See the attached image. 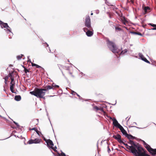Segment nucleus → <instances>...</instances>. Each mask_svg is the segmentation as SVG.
I'll use <instances>...</instances> for the list:
<instances>
[{
    "mask_svg": "<svg viewBox=\"0 0 156 156\" xmlns=\"http://www.w3.org/2000/svg\"><path fill=\"white\" fill-rule=\"evenodd\" d=\"M121 144H122L126 146V147L127 149L129 150V151L130 152L133 153L134 155V154H136L135 152H134L133 150L134 148L133 146H130L128 145L127 144H125L123 141V143H121Z\"/></svg>",
    "mask_w": 156,
    "mask_h": 156,
    "instance_id": "6",
    "label": "nucleus"
},
{
    "mask_svg": "<svg viewBox=\"0 0 156 156\" xmlns=\"http://www.w3.org/2000/svg\"><path fill=\"white\" fill-rule=\"evenodd\" d=\"M23 67L24 68V71L26 73H27V72H29V70L26 69L24 66H23Z\"/></svg>",
    "mask_w": 156,
    "mask_h": 156,
    "instance_id": "27",
    "label": "nucleus"
},
{
    "mask_svg": "<svg viewBox=\"0 0 156 156\" xmlns=\"http://www.w3.org/2000/svg\"><path fill=\"white\" fill-rule=\"evenodd\" d=\"M14 122V123L16 125V126H19L18 123H16V122H15L14 121V122Z\"/></svg>",
    "mask_w": 156,
    "mask_h": 156,
    "instance_id": "40",
    "label": "nucleus"
},
{
    "mask_svg": "<svg viewBox=\"0 0 156 156\" xmlns=\"http://www.w3.org/2000/svg\"><path fill=\"white\" fill-rule=\"evenodd\" d=\"M55 148H57V147H55Z\"/></svg>",
    "mask_w": 156,
    "mask_h": 156,
    "instance_id": "53",
    "label": "nucleus"
},
{
    "mask_svg": "<svg viewBox=\"0 0 156 156\" xmlns=\"http://www.w3.org/2000/svg\"><path fill=\"white\" fill-rule=\"evenodd\" d=\"M51 148L53 149L55 152H57V151L54 148V147H52Z\"/></svg>",
    "mask_w": 156,
    "mask_h": 156,
    "instance_id": "35",
    "label": "nucleus"
},
{
    "mask_svg": "<svg viewBox=\"0 0 156 156\" xmlns=\"http://www.w3.org/2000/svg\"><path fill=\"white\" fill-rule=\"evenodd\" d=\"M116 9L115 7L114 8H113V9Z\"/></svg>",
    "mask_w": 156,
    "mask_h": 156,
    "instance_id": "51",
    "label": "nucleus"
},
{
    "mask_svg": "<svg viewBox=\"0 0 156 156\" xmlns=\"http://www.w3.org/2000/svg\"><path fill=\"white\" fill-rule=\"evenodd\" d=\"M47 87H50V88L49 89V90H51V89H52L53 90L55 89V88H59V86L57 85H54V84L52 85L51 86L50 85H48L46 86Z\"/></svg>",
    "mask_w": 156,
    "mask_h": 156,
    "instance_id": "13",
    "label": "nucleus"
},
{
    "mask_svg": "<svg viewBox=\"0 0 156 156\" xmlns=\"http://www.w3.org/2000/svg\"><path fill=\"white\" fill-rule=\"evenodd\" d=\"M46 45H47V46H48V45L47 44H46Z\"/></svg>",
    "mask_w": 156,
    "mask_h": 156,
    "instance_id": "50",
    "label": "nucleus"
},
{
    "mask_svg": "<svg viewBox=\"0 0 156 156\" xmlns=\"http://www.w3.org/2000/svg\"><path fill=\"white\" fill-rule=\"evenodd\" d=\"M115 29L116 30H121L120 28L119 27H116L115 28Z\"/></svg>",
    "mask_w": 156,
    "mask_h": 156,
    "instance_id": "39",
    "label": "nucleus"
},
{
    "mask_svg": "<svg viewBox=\"0 0 156 156\" xmlns=\"http://www.w3.org/2000/svg\"><path fill=\"white\" fill-rule=\"evenodd\" d=\"M50 87H47L46 86H45L44 88H35L34 91H30V93L31 94L34 95L37 98H43L44 99H45V97L44 96L46 94L45 91H48Z\"/></svg>",
    "mask_w": 156,
    "mask_h": 156,
    "instance_id": "1",
    "label": "nucleus"
},
{
    "mask_svg": "<svg viewBox=\"0 0 156 156\" xmlns=\"http://www.w3.org/2000/svg\"><path fill=\"white\" fill-rule=\"evenodd\" d=\"M58 156H61L62 155H61V154H60L59 153H58Z\"/></svg>",
    "mask_w": 156,
    "mask_h": 156,
    "instance_id": "46",
    "label": "nucleus"
},
{
    "mask_svg": "<svg viewBox=\"0 0 156 156\" xmlns=\"http://www.w3.org/2000/svg\"><path fill=\"white\" fill-rule=\"evenodd\" d=\"M2 23H3V22L0 20V25L1 26Z\"/></svg>",
    "mask_w": 156,
    "mask_h": 156,
    "instance_id": "43",
    "label": "nucleus"
},
{
    "mask_svg": "<svg viewBox=\"0 0 156 156\" xmlns=\"http://www.w3.org/2000/svg\"><path fill=\"white\" fill-rule=\"evenodd\" d=\"M150 151H148L150 152L152 155H154L156 154V149H154L152 148H150Z\"/></svg>",
    "mask_w": 156,
    "mask_h": 156,
    "instance_id": "15",
    "label": "nucleus"
},
{
    "mask_svg": "<svg viewBox=\"0 0 156 156\" xmlns=\"http://www.w3.org/2000/svg\"><path fill=\"white\" fill-rule=\"evenodd\" d=\"M37 129L35 128H32L31 130H34L35 131V130H36Z\"/></svg>",
    "mask_w": 156,
    "mask_h": 156,
    "instance_id": "42",
    "label": "nucleus"
},
{
    "mask_svg": "<svg viewBox=\"0 0 156 156\" xmlns=\"http://www.w3.org/2000/svg\"><path fill=\"white\" fill-rule=\"evenodd\" d=\"M1 28H6L7 29V30L11 32V30L9 29L8 28H9V27L8 25V24L6 23H4L3 22V23H2V25L1 26Z\"/></svg>",
    "mask_w": 156,
    "mask_h": 156,
    "instance_id": "12",
    "label": "nucleus"
},
{
    "mask_svg": "<svg viewBox=\"0 0 156 156\" xmlns=\"http://www.w3.org/2000/svg\"><path fill=\"white\" fill-rule=\"evenodd\" d=\"M126 137L129 140H133L136 139V138L135 137L131 135L128 134L127 135Z\"/></svg>",
    "mask_w": 156,
    "mask_h": 156,
    "instance_id": "19",
    "label": "nucleus"
},
{
    "mask_svg": "<svg viewBox=\"0 0 156 156\" xmlns=\"http://www.w3.org/2000/svg\"><path fill=\"white\" fill-rule=\"evenodd\" d=\"M11 82H10V84H15V83L14 82V77L11 78Z\"/></svg>",
    "mask_w": 156,
    "mask_h": 156,
    "instance_id": "31",
    "label": "nucleus"
},
{
    "mask_svg": "<svg viewBox=\"0 0 156 156\" xmlns=\"http://www.w3.org/2000/svg\"><path fill=\"white\" fill-rule=\"evenodd\" d=\"M83 30L85 32H86V34L88 37H91L93 34V30H90L88 28L85 27L83 28Z\"/></svg>",
    "mask_w": 156,
    "mask_h": 156,
    "instance_id": "5",
    "label": "nucleus"
},
{
    "mask_svg": "<svg viewBox=\"0 0 156 156\" xmlns=\"http://www.w3.org/2000/svg\"><path fill=\"white\" fill-rule=\"evenodd\" d=\"M152 30H156V27H154L153 28H152Z\"/></svg>",
    "mask_w": 156,
    "mask_h": 156,
    "instance_id": "45",
    "label": "nucleus"
},
{
    "mask_svg": "<svg viewBox=\"0 0 156 156\" xmlns=\"http://www.w3.org/2000/svg\"><path fill=\"white\" fill-rule=\"evenodd\" d=\"M107 44L110 50L113 53H119L120 51V50L118 48L117 45L114 42L108 40Z\"/></svg>",
    "mask_w": 156,
    "mask_h": 156,
    "instance_id": "3",
    "label": "nucleus"
},
{
    "mask_svg": "<svg viewBox=\"0 0 156 156\" xmlns=\"http://www.w3.org/2000/svg\"><path fill=\"white\" fill-rule=\"evenodd\" d=\"M148 25H150V26H151L152 27H156V24H153L152 23H150Z\"/></svg>",
    "mask_w": 156,
    "mask_h": 156,
    "instance_id": "32",
    "label": "nucleus"
},
{
    "mask_svg": "<svg viewBox=\"0 0 156 156\" xmlns=\"http://www.w3.org/2000/svg\"><path fill=\"white\" fill-rule=\"evenodd\" d=\"M93 15V13H91V15Z\"/></svg>",
    "mask_w": 156,
    "mask_h": 156,
    "instance_id": "49",
    "label": "nucleus"
},
{
    "mask_svg": "<svg viewBox=\"0 0 156 156\" xmlns=\"http://www.w3.org/2000/svg\"><path fill=\"white\" fill-rule=\"evenodd\" d=\"M32 66H36V68H41L42 69H43V68H42V67H41V66H40L36 64H35V63H32V65H31Z\"/></svg>",
    "mask_w": 156,
    "mask_h": 156,
    "instance_id": "22",
    "label": "nucleus"
},
{
    "mask_svg": "<svg viewBox=\"0 0 156 156\" xmlns=\"http://www.w3.org/2000/svg\"><path fill=\"white\" fill-rule=\"evenodd\" d=\"M140 58L143 61H144L145 62L148 63L149 64H150V62L148 61L146 58H145L143 55H141L140 56Z\"/></svg>",
    "mask_w": 156,
    "mask_h": 156,
    "instance_id": "18",
    "label": "nucleus"
},
{
    "mask_svg": "<svg viewBox=\"0 0 156 156\" xmlns=\"http://www.w3.org/2000/svg\"><path fill=\"white\" fill-rule=\"evenodd\" d=\"M122 22L123 24L125 25H126V23H127V21L125 18H124L122 20Z\"/></svg>",
    "mask_w": 156,
    "mask_h": 156,
    "instance_id": "30",
    "label": "nucleus"
},
{
    "mask_svg": "<svg viewBox=\"0 0 156 156\" xmlns=\"http://www.w3.org/2000/svg\"><path fill=\"white\" fill-rule=\"evenodd\" d=\"M47 146L48 147L51 148L53 147L54 144L52 140L50 139H48V141L46 142Z\"/></svg>",
    "mask_w": 156,
    "mask_h": 156,
    "instance_id": "10",
    "label": "nucleus"
},
{
    "mask_svg": "<svg viewBox=\"0 0 156 156\" xmlns=\"http://www.w3.org/2000/svg\"><path fill=\"white\" fill-rule=\"evenodd\" d=\"M43 140L45 141L46 142L48 141V140L46 139V138L44 137H43Z\"/></svg>",
    "mask_w": 156,
    "mask_h": 156,
    "instance_id": "37",
    "label": "nucleus"
},
{
    "mask_svg": "<svg viewBox=\"0 0 156 156\" xmlns=\"http://www.w3.org/2000/svg\"><path fill=\"white\" fill-rule=\"evenodd\" d=\"M69 74H70V75H72V73H69Z\"/></svg>",
    "mask_w": 156,
    "mask_h": 156,
    "instance_id": "47",
    "label": "nucleus"
},
{
    "mask_svg": "<svg viewBox=\"0 0 156 156\" xmlns=\"http://www.w3.org/2000/svg\"><path fill=\"white\" fill-rule=\"evenodd\" d=\"M147 151L144 150L139 156H151L146 153Z\"/></svg>",
    "mask_w": 156,
    "mask_h": 156,
    "instance_id": "16",
    "label": "nucleus"
},
{
    "mask_svg": "<svg viewBox=\"0 0 156 156\" xmlns=\"http://www.w3.org/2000/svg\"><path fill=\"white\" fill-rule=\"evenodd\" d=\"M85 20V25L86 28H88L90 30H92V28L91 26L90 19L89 16H86Z\"/></svg>",
    "mask_w": 156,
    "mask_h": 156,
    "instance_id": "4",
    "label": "nucleus"
},
{
    "mask_svg": "<svg viewBox=\"0 0 156 156\" xmlns=\"http://www.w3.org/2000/svg\"><path fill=\"white\" fill-rule=\"evenodd\" d=\"M112 120L113 124L115 126L119 128L121 126L118 123L116 119L114 118Z\"/></svg>",
    "mask_w": 156,
    "mask_h": 156,
    "instance_id": "9",
    "label": "nucleus"
},
{
    "mask_svg": "<svg viewBox=\"0 0 156 156\" xmlns=\"http://www.w3.org/2000/svg\"><path fill=\"white\" fill-rule=\"evenodd\" d=\"M144 146L146 148L148 151H150V148H151V147L149 145L147 144Z\"/></svg>",
    "mask_w": 156,
    "mask_h": 156,
    "instance_id": "23",
    "label": "nucleus"
},
{
    "mask_svg": "<svg viewBox=\"0 0 156 156\" xmlns=\"http://www.w3.org/2000/svg\"><path fill=\"white\" fill-rule=\"evenodd\" d=\"M35 131L38 135H39L40 132L37 129L35 130Z\"/></svg>",
    "mask_w": 156,
    "mask_h": 156,
    "instance_id": "34",
    "label": "nucleus"
},
{
    "mask_svg": "<svg viewBox=\"0 0 156 156\" xmlns=\"http://www.w3.org/2000/svg\"><path fill=\"white\" fill-rule=\"evenodd\" d=\"M41 140V139L37 138L34 140L31 139L28 142V143L29 144H31L33 143L38 144L40 143Z\"/></svg>",
    "mask_w": 156,
    "mask_h": 156,
    "instance_id": "7",
    "label": "nucleus"
},
{
    "mask_svg": "<svg viewBox=\"0 0 156 156\" xmlns=\"http://www.w3.org/2000/svg\"><path fill=\"white\" fill-rule=\"evenodd\" d=\"M131 3L133 4L134 3V0H130Z\"/></svg>",
    "mask_w": 156,
    "mask_h": 156,
    "instance_id": "44",
    "label": "nucleus"
},
{
    "mask_svg": "<svg viewBox=\"0 0 156 156\" xmlns=\"http://www.w3.org/2000/svg\"><path fill=\"white\" fill-rule=\"evenodd\" d=\"M21 99V97L20 95H16L15 97V99L16 101H20Z\"/></svg>",
    "mask_w": 156,
    "mask_h": 156,
    "instance_id": "21",
    "label": "nucleus"
},
{
    "mask_svg": "<svg viewBox=\"0 0 156 156\" xmlns=\"http://www.w3.org/2000/svg\"><path fill=\"white\" fill-rule=\"evenodd\" d=\"M23 55H19L17 56L16 57L17 58L18 60H20L23 57Z\"/></svg>",
    "mask_w": 156,
    "mask_h": 156,
    "instance_id": "26",
    "label": "nucleus"
},
{
    "mask_svg": "<svg viewBox=\"0 0 156 156\" xmlns=\"http://www.w3.org/2000/svg\"><path fill=\"white\" fill-rule=\"evenodd\" d=\"M144 12V14H146L151 12V9L150 7L148 6H144L143 9Z\"/></svg>",
    "mask_w": 156,
    "mask_h": 156,
    "instance_id": "11",
    "label": "nucleus"
},
{
    "mask_svg": "<svg viewBox=\"0 0 156 156\" xmlns=\"http://www.w3.org/2000/svg\"><path fill=\"white\" fill-rule=\"evenodd\" d=\"M71 94H72L73 95H74L76 94V92H75V91H74L72 90H71Z\"/></svg>",
    "mask_w": 156,
    "mask_h": 156,
    "instance_id": "33",
    "label": "nucleus"
},
{
    "mask_svg": "<svg viewBox=\"0 0 156 156\" xmlns=\"http://www.w3.org/2000/svg\"><path fill=\"white\" fill-rule=\"evenodd\" d=\"M13 74V72L9 73V76H9V77L10 78H13V77L12 76Z\"/></svg>",
    "mask_w": 156,
    "mask_h": 156,
    "instance_id": "29",
    "label": "nucleus"
},
{
    "mask_svg": "<svg viewBox=\"0 0 156 156\" xmlns=\"http://www.w3.org/2000/svg\"><path fill=\"white\" fill-rule=\"evenodd\" d=\"M122 134L125 136H126L128 134L126 131L124 129V128L122 126H121L120 128H119Z\"/></svg>",
    "mask_w": 156,
    "mask_h": 156,
    "instance_id": "14",
    "label": "nucleus"
},
{
    "mask_svg": "<svg viewBox=\"0 0 156 156\" xmlns=\"http://www.w3.org/2000/svg\"><path fill=\"white\" fill-rule=\"evenodd\" d=\"M127 51V49H125L124 50L122 51H121L120 53V55H123L125 53H126Z\"/></svg>",
    "mask_w": 156,
    "mask_h": 156,
    "instance_id": "25",
    "label": "nucleus"
},
{
    "mask_svg": "<svg viewBox=\"0 0 156 156\" xmlns=\"http://www.w3.org/2000/svg\"><path fill=\"white\" fill-rule=\"evenodd\" d=\"M131 33L133 34H137L141 36H142L141 33L138 32H132Z\"/></svg>",
    "mask_w": 156,
    "mask_h": 156,
    "instance_id": "24",
    "label": "nucleus"
},
{
    "mask_svg": "<svg viewBox=\"0 0 156 156\" xmlns=\"http://www.w3.org/2000/svg\"><path fill=\"white\" fill-rule=\"evenodd\" d=\"M113 137L117 140L120 144L123 143V141L121 140V136L119 134H118L116 135H113Z\"/></svg>",
    "mask_w": 156,
    "mask_h": 156,
    "instance_id": "8",
    "label": "nucleus"
},
{
    "mask_svg": "<svg viewBox=\"0 0 156 156\" xmlns=\"http://www.w3.org/2000/svg\"><path fill=\"white\" fill-rule=\"evenodd\" d=\"M76 94L77 95L78 97H80V95H79L78 94L76 93Z\"/></svg>",
    "mask_w": 156,
    "mask_h": 156,
    "instance_id": "48",
    "label": "nucleus"
},
{
    "mask_svg": "<svg viewBox=\"0 0 156 156\" xmlns=\"http://www.w3.org/2000/svg\"><path fill=\"white\" fill-rule=\"evenodd\" d=\"M94 110H95L96 111H97L98 110H100L102 112H104V111L103 110V109L101 107H98L97 106H95L94 107Z\"/></svg>",
    "mask_w": 156,
    "mask_h": 156,
    "instance_id": "17",
    "label": "nucleus"
},
{
    "mask_svg": "<svg viewBox=\"0 0 156 156\" xmlns=\"http://www.w3.org/2000/svg\"><path fill=\"white\" fill-rule=\"evenodd\" d=\"M8 78H9L8 76H6L4 78V79L5 80V83L6 84V83H7V82L8 81Z\"/></svg>",
    "mask_w": 156,
    "mask_h": 156,
    "instance_id": "28",
    "label": "nucleus"
},
{
    "mask_svg": "<svg viewBox=\"0 0 156 156\" xmlns=\"http://www.w3.org/2000/svg\"><path fill=\"white\" fill-rule=\"evenodd\" d=\"M128 143L131 144V146H133L134 147V149L133 150L136 153V154H134V155L135 156H139L144 150L138 143L136 144L133 140H129Z\"/></svg>",
    "mask_w": 156,
    "mask_h": 156,
    "instance_id": "2",
    "label": "nucleus"
},
{
    "mask_svg": "<svg viewBox=\"0 0 156 156\" xmlns=\"http://www.w3.org/2000/svg\"><path fill=\"white\" fill-rule=\"evenodd\" d=\"M0 117H2V116L1 115H0Z\"/></svg>",
    "mask_w": 156,
    "mask_h": 156,
    "instance_id": "52",
    "label": "nucleus"
},
{
    "mask_svg": "<svg viewBox=\"0 0 156 156\" xmlns=\"http://www.w3.org/2000/svg\"><path fill=\"white\" fill-rule=\"evenodd\" d=\"M143 142L144 146L145 145V144H147V143L144 140H143Z\"/></svg>",
    "mask_w": 156,
    "mask_h": 156,
    "instance_id": "41",
    "label": "nucleus"
},
{
    "mask_svg": "<svg viewBox=\"0 0 156 156\" xmlns=\"http://www.w3.org/2000/svg\"><path fill=\"white\" fill-rule=\"evenodd\" d=\"M61 155L62 156H66L65 154L63 152H62L61 153Z\"/></svg>",
    "mask_w": 156,
    "mask_h": 156,
    "instance_id": "36",
    "label": "nucleus"
},
{
    "mask_svg": "<svg viewBox=\"0 0 156 156\" xmlns=\"http://www.w3.org/2000/svg\"><path fill=\"white\" fill-rule=\"evenodd\" d=\"M10 84L11 85H10V90L12 92L14 93L15 92L13 90L14 86L15 85V84Z\"/></svg>",
    "mask_w": 156,
    "mask_h": 156,
    "instance_id": "20",
    "label": "nucleus"
},
{
    "mask_svg": "<svg viewBox=\"0 0 156 156\" xmlns=\"http://www.w3.org/2000/svg\"><path fill=\"white\" fill-rule=\"evenodd\" d=\"M108 153H109V152L111 151H110V149L108 146Z\"/></svg>",
    "mask_w": 156,
    "mask_h": 156,
    "instance_id": "38",
    "label": "nucleus"
}]
</instances>
